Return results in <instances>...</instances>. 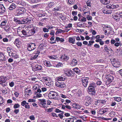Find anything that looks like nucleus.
<instances>
[{
	"label": "nucleus",
	"instance_id": "obj_31",
	"mask_svg": "<svg viewBox=\"0 0 122 122\" xmlns=\"http://www.w3.org/2000/svg\"><path fill=\"white\" fill-rule=\"evenodd\" d=\"M35 55H33L31 56L30 58V59L31 60H35L36 59L37 57H38V54L37 53L36 54L35 53Z\"/></svg>",
	"mask_w": 122,
	"mask_h": 122
},
{
	"label": "nucleus",
	"instance_id": "obj_30",
	"mask_svg": "<svg viewBox=\"0 0 122 122\" xmlns=\"http://www.w3.org/2000/svg\"><path fill=\"white\" fill-rule=\"evenodd\" d=\"M20 31L21 32L22 34L24 36H28L27 30H23Z\"/></svg>",
	"mask_w": 122,
	"mask_h": 122
},
{
	"label": "nucleus",
	"instance_id": "obj_36",
	"mask_svg": "<svg viewBox=\"0 0 122 122\" xmlns=\"http://www.w3.org/2000/svg\"><path fill=\"white\" fill-rule=\"evenodd\" d=\"M18 10H20V11L22 12L23 13L25 12L26 10L23 7L20 8Z\"/></svg>",
	"mask_w": 122,
	"mask_h": 122
},
{
	"label": "nucleus",
	"instance_id": "obj_64",
	"mask_svg": "<svg viewBox=\"0 0 122 122\" xmlns=\"http://www.w3.org/2000/svg\"><path fill=\"white\" fill-rule=\"evenodd\" d=\"M117 73L119 74L122 77V69L119 70L117 71Z\"/></svg>",
	"mask_w": 122,
	"mask_h": 122
},
{
	"label": "nucleus",
	"instance_id": "obj_9",
	"mask_svg": "<svg viewBox=\"0 0 122 122\" xmlns=\"http://www.w3.org/2000/svg\"><path fill=\"white\" fill-rule=\"evenodd\" d=\"M85 100L86 101L85 105L86 106H88L89 105L91 104L92 98L88 96L86 98Z\"/></svg>",
	"mask_w": 122,
	"mask_h": 122
},
{
	"label": "nucleus",
	"instance_id": "obj_6",
	"mask_svg": "<svg viewBox=\"0 0 122 122\" xmlns=\"http://www.w3.org/2000/svg\"><path fill=\"white\" fill-rule=\"evenodd\" d=\"M112 63V65L115 67H118L120 66V63L117 59L114 58Z\"/></svg>",
	"mask_w": 122,
	"mask_h": 122
},
{
	"label": "nucleus",
	"instance_id": "obj_60",
	"mask_svg": "<svg viewBox=\"0 0 122 122\" xmlns=\"http://www.w3.org/2000/svg\"><path fill=\"white\" fill-rule=\"evenodd\" d=\"M57 32H58V33H59L61 32H64L65 31L64 30H63L60 29H59L57 30Z\"/></svg>",
	"mask_w": 122,
	"mask_h": 122
},
{
	"label": "nucleus",
	"instance_id": "obj_33",
	"mask_svg": "<svg viewBox=\"0 0 122 122\" xmlns=\"http://www.w3.org/2000/svg\"><path fill=\"white\" fill-rule=\"evenodd\" d=\"M56 41L57 42L60 41V42H63L64 41V39L62 38H60L59 37H56Z\"/></svg>",
	"mask_w": 122,
	"mask_h": 122
},
{
	"label": "nucleus",
	"instance_id": "obj_23",
	"mask_svg": "<svg viewBox=\"0 0 122 122\" xmlns=\"http://www.w3.org/2000/svg\"><path fill=\"white\" fill-rule=\"evenodd\" d=\"M101 3L104 5H106L109 3L110 0H100Z\"/></svg>",
	"mask_w": 122,
	"mask_h": 122
},
{
	"label": "nucleus",
	"instance_id": "obj_1",
	"mask_svg": "<svg viewBox=\"0 0 122 122\" xmlns=\"http://www.w3.org/2000/svg\"><path fill=\"white\" fill-rule=\"evenodd\" d=\"M95 83H90L88 87V91L89 94L92 96L95 95L96 93L95 88L96 87Z\"/></svg>",
	"mask_w": 122,
	"mask_h": 122
},
{
	"label": "nucleus",
	"instance_id": "obj_7",
	"mask_svg": "<svg viewBox=\"0 0 122 122\" xmlns=\"http://www.w3.org/2000/svg\"><path fill=\"white\" fill-rule=\"evenodd\" d=\"M65 75L69 77L72 76H74V71H72L71 70H67L65 72Z\"/></svg>",
	"mask_w": 122,
	"mask_h": 122
},
{
	"label": "nucleus",
	"instance_id": "obj_56",
	"mask_svg": "<svg viewBox=\"0 0 122 122\" xmlns=\"http://www.w3.org/2000/svg\"><path fill=\"white\" fill-rule=\"evenodd\" d=\"M29 118L31 120H34L35 119V117L33 115L31 116H30Z\"/></svg>",
	"mask_w": 122,
	"mask_h": 122
},
{
	"label": "nucleus",
	"instance_id": "obj_26",
	"mask_svg": "<svg viewBox=\"0 0 122 122\" xmlns=\"http://www.w3.org/2000/svg\"><path fill=\"white\" fill-rule=\"evenodd\" d=\"M5 57L2 53H0V61H3L5 60Z\"/></svg>",
	"mask_w": 122,
	"mask_h": 122
},
{
	"label": "nucleus",
	"instance_id": "obj_54",
	"mask_svg": "<svg viewBox=\"0 0 122 122\" xmlns=\"http://www.w3.org/2000/svg\"><path fill=\"white\" fill-rule=\"evenodd\" d=\"M76 44L78 46H81L82 45V43L79 41L77 42L76 43Z\"/></svg>",
	"mask_w": 122,
	"mask_h": 122
},
{
	"label": "nucleus",
	"instance_id": "obj_59",
	"mask_svg": "<svg viewBox=\"0 0 122 122\" xmlns=\"http://www.w3.org/2000/svg\"><path fill=\"white\" fill-rule=\"evenodd\" d=\"M102 83V82L100 81H98L96 82V84L97 85H100Z\"/></svg>",
	"mask_w": 122,
	"mask_h": 122
},
{
	"label": "nucleus",
	"instance_id": "obj_20",
	"mask_svg": "<svg viewBox=\"0 0 122 122\" xmlns=\"http://www.w3.org/2000/svg\"><path fill=\"white\" fill-rule=\"evenodd\" d=\"M16 7V4L13 3L10 5L9 8V9L10 10H12L14 9Z\"/></svg>",
	"mask_w": 122,
	"mask_h": 122
},
{
	"label": "nucleus",
	"instance_id": "obj_22",
	"mask_svg": "<svg viewBox=\"0 0 122 122\" xmlns=\"http://www.w3.org/2000/svg\"><path fill=\"white\" fill-rule=\"evenodd\" d=\"M107 6L108 8L113 9L117 7L118 6V5H116L112 4V5L110 4L107 5Z\"/></svg>",
	"mask_w": 122,
	"mask_h": 122
},
{
	"label": "nucleus",
	"instance_id": "obj_4",
	"mask_svg": "<svg viewBox=\"0 0 122 122\" xmlns=\"http://www.w3.org/2000/svg\"><path fill=\"white\" fill-rule=\"evenodd\" d=\"M103 30L105 32L104 34L107 35H108L111 33L112 30L110 27L106 26L103 27Z\"/></svg>",
	"mask_w": 122,
	"mask_h": 122
},
{
	"label": "nucleus",
	"instance_id": "obj_12",
	"mask_svg": "<svg viewBox=\"0 0 122 122\" xmlns=\"http://www.w3.org/2000/svg\"><path fill=\"white\" fill-rule=\"evenodd\" d=\"M89 79L88 77L83 78L82 79V85L85 87H86L87 86Z\"/></svg>",
	"mask_w": 122,
	"mask_h": 122
},
{
	"label": "nucleus",
	"instance_id": "obj_63",
	"mask_svg": "<svg viewBox=\"0 0 122 122\" xmlns=\"http://www.w3.org/2000/svg\"><path fill=\"white\" fill-rule=\"evenodd\" d=\"M73 120L72 118L69 119V120L67 121L66 122H73Z\"/></svg>",
	"mask_w": 122,
	"mask_h": 122
},
{
	"label": "nucleus",
	"instance_id": "obj_49",
	"mask_svg": "<svg viewBox=\"0 0 122 122\" xmlns=\"http://www.w3.org/2000/svg\"><path fill=\"white\" fill-rule=\"evenodd\" d=\"M41 0H30V1L32 3H36L40 2Z\"/></svg>",
	"mask_w": 122,
	"mask_h": 122
},
{
	"label": "nucleus",
	"instance_id": "obj_38",
	"mask_svg": "<svg viewBox=\"0 0 122 122\" xmlns=\"http://www.w3.org/2000/svg\"><path fill=\"white\" fill-rule=\"evenodd\" d=\"M61 7L59 6H57L56 7L54 8V10L58 11L60 10L61 9Z\"/></svg>",
	"mask_w": 122,
	"mask_h": 122
},
{
	"label": "nucleus",
	"instance_id": "obj_43",
	"mask_svg": "<svg viewBox=\"0 0 122 122\" xmlns=\"http://www.w3.org/2000/svg\"><path fill=\"white\" fill-rule=\"evenodd\" d=\"M11 56H12V57L14 58H17L18 57V56L15 54V53H11Z\"/></svg>",
	"mask_w": 122,
	"mask_h": 122
},
{
	"label": "nucleus",
	"instance_id": "obj_8",
	"mask_svg": "<svg viewBox=\"0 0 122 122\" xmlns=\"http://www.w3.org/2000/svg\"><path fill=\"white\" fill-rule=\"evenodd\" d=\"M36 48V45L35 43H31L29 45L27 48L28 50L31 51L35 49Z\"/></svg>",
	"mask_w": 122,
	"mask_h": 122
},
{
	"label": "nucleus",
	"instance_id": "obj_5",
	"mask_svg": "<svg viewBox=\"0 0 122 122\" xmlns=\"http://www.w3.org/2000/svg\"><path fill=\"white\" fill-rule=\"evenodd\" d=\"M34 18L32 15L28 16L27 18L24 19V24L32 23L33 20Z\"/></svg>",
	"mask_w": 122,
	"mask_h": 122
},
{
	"label": "nucleus",
	"instance_id": "obj_15",
	"mask_svg": "<svg viewBox=\"0 0 122 122\" xmlns=\"http://www.w3.org/2000/svg\"><path fill=\"white\" fill-rule=\"evenodd\" d=\"M6 11V9L3 4H0V14L4 13Z\"/></svg>",
	"mask_w": 122,
	"mask_h": 122
},
{
	"label": "nucleus",
	"instance_id": "obj_16",
	"mask_svg": "<svg viewBox=\"0 0 122 122\" xmlns=\"http://www.w3.org/2000/svg\"><path fill=\"white\" fill-rule=\"evenodd\" d=\"M69 58V56L64 55H62L60 58V59L62 61H66L68 60Z\"/></svg>",
	"mask_w": 122,
	"mask_h": 122
},
{
	"label": "nucleus",
	"instance_id": "obj_51",
	"mask_svg": "<svg viewBox=\"0 0 122 122\" xmlns=\"http://www.w3.org/2000/svg\"><path fill=\"white\" fill-rule=\"evenodd\" d=\"M104 50L107 52H108V50L110 51V49H109L107 47V46L106 45H105L104 46Z\"/></svg>",
	"mask_w": 122,
	"mask_h": 122
},
{
	"label": "nucleus",
	"instance_id": "obj_44",
	"mask_svg": "<svg viewBox=\"0 0 122 122\" xmlns=\"http://www.w3.org/2000/svg\"><path fill=\"white\" fill-rule=\"evenodd\" d=\"M46 85L49 87H51L53 86V81H51L50 82H48L47 83Z\"/></svg>",
	"mask_w": 122,
	"mask_h": 122
},
{
	"label": "nucleus",
	"instance_id": "obj_28",
	"mask_svg": "<svg viewBox=\"0 0 122 122\" xmlns=\"http://www.w3.org/2000/svg\"><path fill=\"white\" fill-rule=\"evenodd\" d=\"M25 95H30L32 93L31 90L30 89L28 90V89L26 88L25 90Z\"/></svg>",
	"mask_w": 122,
	"mask_h": 122
},
{
	"label": "nucleus",
	"instance_id": "obj_13",
	"mask_svg": "<svg viewBox=\"0 0 122 122\" xmlns=\"http://www.w3.org/2000/svg\"><path fill=\"white\" fill-rule=\"evenodd\" d=\"M35 94L36 95V97H41L42 94L43 93H42L41 89L39 88L37 90V92H35Z\"/></svg>",
	"mask_w": 122,
	"mask_h": 122
},
{
	"label": "nucleus",
	"instance_id": "obj_55",
	"mask_svg": "<svg viewBox=\"0 0 122 122\" xmlns=\"http://www.w3.org/2000/svg\"><path fill=\"white\" fill-rule=\"evenodd\" d=\"M50 59L52 60H55L56 59L55 58V57L54 56H49L48 57Z\"/></svg>",
	"mask_w": 122,
	"mask_h": 122
},
{
	"label": "nucleus",
	"instance_id": "obj_17",
	"mask_svg": "<svg viewBox=\"0 0 122 122\" xmlns=\"http://www.w3.org/2000/svg\"><path fill=\"white\" fill-rule=\"evenodd\" d=\"M105 77L107 80L111 82L114 79L113 77L110 74L106 75Z\"/></svg>",
	"mask_w": 122,
	"mask_h": 122
},
{
	"label": "nucleus",
	"instance_id": "obj_47",
	"mask_svg": "<svg viewBox=\"0 0 122 122\" xmlns=\"http://www.w3.org/2000/svg\"><path fill=\"white\" fill-rule=\"evenodd\" d=\"M62 64H61V63L59 62L57 64H56L55 66L57 67H59L60 66H62Z\"/></svg>",
	"mask_w": 122,
	"mask_h": 122
},
{
	"label": "nucleus",
	"instance_id": "obj_39",
	"mask_svg": "<svg viewBox=\"0 0 122 122\" xmlns=\"http://www.w3.org/2000/svg\"><path fill=\"white\" fill-rule=\"evenodd\" d=\"M114 100L118 102L121 101V98L120 97H114Z\"/></svg>",
	"mask_w": 122,
	"mask_h": 122
},
{
	"label": "nucleus",
	"instance_id": "obj_21",
	"mask_svg": "<svg viewBox=\"0 0 122 122\" xmlns=\"http://www.w3.org/2000/svg\"><path fill=\"white\" fill-rule=\"evenodd\" d=\"M44 65L47 67H50L51 66V65L50 62L49 61L45 60L44 62Z\"/></svg>",
	"mask_w": 122,
	"mask_h": 122
},
{
	"label": "nucleus",
	"instance_id": "obj_2",
	"mask_svg": "<svg viewBox=\"0 0 122 122\" xmlns=\"http://www.w3.org/2000/svg\"><path fill=\"white\" fill-rule=\"evenodd\" d=\"M48 96L49 98L58 100V95L56 92L53 91H51L48 94Z\"/></svg>",
	"mask_w": 122,
	"mask_h": 122
},
{
	"label": "nucleus",
	"instance_id": "obj_53",
	"mask_svg": "<svg viewBox=\"0 0 122 122\" xmlns=\"http://www.w3.org/2000/svg\"><path fill=\"white\" fill-rule=\"evenodd\" d=\"M14 43L15 44L19 45V39H16L14 42Z\"/></svg>",
	"mask_w": 122,
	"mask_h": 122
},
{
	"label": "nucleus",
	"instance_id": "obj_61",
	"mask_svg": "<svg viewBox=\"0 0 122 122\" xmlns=\"http://www.w3.org/2000/svg\"><path fill=\"white\" fill-rule=\"evenodd\" d=\"M86 18L88 20H91L92 19V17L89 15H87Z\"/></svg>",
	"mask_w": 122,
	"mask_h": 122
},
{
	"label": "nucleus",
	"instance_id": "obj_34",
	"mask_svg": "<svg viewBox=\"0 0 122 122\" xmlns=\"http://www.w3.org/2000/svg\"><path fill=\"white\" fill-rule=\"evenodd\" d=\"M69 41L70 43L73 44L75 43V40L74 38L70 37L69 38Z\"/></svg>",
	"mask_w": 122,
	"mask_h": 122
},
{
	"label": "nucleus",
	"instance_id": "obj_25",
	"mask_svg": "<svg viewBox=\"0 0 122 122\" xmlns=\"http://www.w3.org/2000/svg\"><path fill=\"white\" fill-rule=\"evenodd\" d=\"M81 106L78 104L74 103L73 104L74 108L78 109H80L81 107Z\"/></svg>",
	"mask_w": 122,
	"mask_h": 122
},
{
	"label": "nucleus",
	"instance_id": "obj_14",
	"mask_svg": "<svg viewBox=\"0 0 122 122\" xmlns=\"http://www.w3.org/2000/svg\"><path fill=\"white\" fill-rule=\"evenodd\" d=\"M108 8L107 6L103 7L102 9V12L104 14H110L112 12L110 10H108L107 9Z\"/></svg>",
	"mask_w": 122,
	"mask_h": 122
},
{
	"label": "nucleus",
	"instance_id": "obj_40",
	"mask_svg": "<svg viewBox=\"0 0 122 122\" xmlns=\"http://www.w3.org/2000/svg\"><path fill=\"white\" fill-rule=\"evenodd\" d=\"M75 1V0H68V3L70 5L73 4L74 3Z\"/></svg>",
	"mask_w": 122,
	"mask_h": 122
},
{
	"label": "nucleus",
	"instance_id": "obj_50",
	"mask_svg": "<svg viewBox=\"0 0 122 122\" xmlns=\"http://www.w3.org/2000/svg\"><path fill=\"white\" fill-rule=\"evenodd\" d=\"M94 42V41H89V43L88 44V46H91L92 45L93 43Z\"/></svg>",
	"mask_w": 122,
	"mask_h": 122
},
{
	"label": "nucleus",
	"instance_id": "obj_29",
	"mask_svg": "<svg viewBox=\"0 0 122 122\" xmlns=\"http://www.w3.org/2000/svg\"><path fill=\"white\" fill-rule=\"evenodd\" d=\"M77 61H76V59H74L71 62V65L72 66H75L77 64Z\"/></svg>",
	"mask_w": 122,
	"mask_h": 122
},
{
	"label": "nucleus",
	"instance_id": "obj_11",
	"mask_svg": "<svg viewBox=\"0 0 122 122\" xmlns=\"http://www.w3.org/2000/svg\"><path fill=\"white\" fill-rule=\"evenodd\" d=\"M56 86L61 89L63 88L66 87V85L65 83L63 82H58L56 84Z\"/></svg>",
	"mask_w": 122,
	"mask_h": 122
},
{
	"label": "nucleus",
	"instance_id": "obj_48",
	"mask_svg": "<svg viewBox=\"0 0 122 122\" xmlns=\"http://www.w3.org/2000/svg\"><path fill=\"white\" fill-rule=\"evenodd\" d=\"M40 5V4H37V5L32 6L31 7L32 8H37L38 7H39Z\"/></svg>",
	"mask_w": 122,
	"mask_h": 122
},
{
	"label": "nucleus",
	"instance_id": "obj_58",
	"mask_svg": "<svg viewBox=\"0 0 122 122\" xmlns=\"http://www.w3.org/2000/svg\"><path fill=\"white\" fill-rule=\"evenodd\" d=\"M28 27L29 28L31 29H35V28L34 26H33L32 25H29Z\"/></svg>",
	"mask_w": 122,
	"mask_h": 122
},
{
	"label": "nucleus",
	"instance_id": "obj_42",
	"mask_svg": "<svg viewBox=\"0 0 122 122\" xmlns=\"http://www.w3.org/2000/svg\"><path fill=\"white\" fill-rule=\"evenodd\" d=\"M7 22V20H5L3 21L1 23V27H3L5 25Z\"/></svg>",
	"mask_w": 122,
	"mask_h": 122
},
{
	"label": "nucleus",
	"instance_id": "obj_19",
	"mask_svg": "<svg viewBox=\"0 0 122 122\" xmlns=\"http://www.w3.org/2000/svg\"><path fill=\"white\" fill-rule=\"evenodd\" d=\"M28 36H30L33 35L35 33L34 29H31L29 30H27Z\"/></svg>",
	"mask_w": 122,
	"mask_h": 122
},
{
	"label": "nucleus",
	"instance_id": "obj_35",
	"mask_svg": "<svg viewBox=\"0 0 122 122\" xmlns=\"http://www.w3.org/2000/svg\"><path fill=\"white\" fill-rule=\"evenodd\" d=\"M56 80L58 81H64L65 80V78H63L62 76H59L56 78Z\"/></svg>",
	"mask_w": 122,
	"mask_h": 122
},
{
	"label": "nucleus",
	"instance_id": "obj_32",
	"mask_svg": "<svg viewBox=\"0 0 122 122\" xmlns=\"http://www.w3.org/2000/svg\"><path fill=\"white\" fill-rule=\"evenodd\" d=\"M73 71L74 72H76L77 74L79 73H80L81 71L77 67H76L73 69Z\"/></svg>",
	"mask_w": 122,
	"mask_h": 122
},
{
	"label": "nucleus",
	"instance_id": "obj_24",
	"mask_svg": "<svg viewBox=\"0 0 122 122\" xmlns=\"http://www.w3.org/2000/svg\"><path fill=\"white\" fill-rule=\"evenodd\" d=\"M120 17L119 16L117 15H114L113 17V18L117 22L119 21L120 20Z\"/></svg>",
	"mask_w": 122,
	"mask_h": 122
},
{
	"label": "nucleus",
	"instance_id": "obj_37",
	"mask_svg": "<svg viewBox=\"0 0 122 122\" xmlns=\"http://www.w3.org/2000/svg\"><path fill=\"white\" fill-rule=\"evenodd\" d=\"M107 112L106 110L105 109H104L103 110H100L99 111L100 113L102 115L104 113Z\"/></svg>",
	"mask_w": 122,
	"mask_h": 122
},
{
	"label": "nucleus",
	"instance_id": "obj_62",
	"mask_svg": "<svg viewBox=\"0 0 122 122\" xmlns=\"http://www.w3.org/2000/svg\"><path fill=\"white\" fill-rule=\"evenodd\" d=\"M26 105V101H23L21 102V105L23 106H24Z\"/></svg>",
	"mask_w": 122,
	"mask_h": 122
},
{
	"label": "nucleus",
	"instance_id": "obj_52",
	"mask_svg": "<svg viewBox=\"0 0 122 122\" xmlns=\"http://www.w3.org/2000/svg\"><path fill=\"white\" fill-rule=\"evenodd\" d=\"M5 30V31L7 32H9L10 31V27L8 26L7 27H6L4 28Z\"/></svg>",
	"mask_w": 122,
	"mask_h": 122
},
{
	"label": "nucleus",
	"instance_id": "obj_3",
	"mask_svg": "<svg viewBox=\"0 0 122 122\" xmlns=\"http://www.w3.org/2000/svg\"><path fill=\"white\" fill-rule=\"evenodd\" d=\"M39 101L40 102H38V104L39 106L41 107H43L44 108L47 107V105L46 104V100L44 99H39Z\"/></svg>",
	"mask_w": 122,
	"mask_h": 122
},
{
	"label": "nucleus",
	"instance_id": "obj_41",
	"mask_svg": "<svg viewBox=\"0 0 122 122\" xmlns=\"http://www.w3.org/2000/svg\"><path fill=\"white\" fill-rule=\"evenodd\" d=\"M54 4L55 3L54 2H51L48 4V7L50 8L52 7Z\"/></svg>",
	"mask_w": 122,
	"mask_h": 122
},
{
	"label": "nucleus",
	"instance_id": "obj_57",
	"mask_svg": "<svg viewBox=\"0 0 122 122\" xmlns=\"http://www.w3.org/2000/svg\"><path fill=\"white\" fill-rule=\"evenodd\" d=\"M43 31L44 32H48L49 31L48 29L46 28H44L43 29Z\"/></svg>",
	"mask_w": 122,
	"mask_h": 122
},
{
	"label": "nucleus",
	"instance_id": "obj_45",
	"mask_svg": "<svg viewBox=\"0 0 122 122\" xmlns=\"http://www.w3.org/2000/svg\"><path fill=\"white\" fill-rule=\"evenodd\" d=\"M20 106L19 104L18 103L15 104L14 106L13 107L14 108L16 109L19 108Z\"/></svg>",
	"mask_w": 122,
	"mask_h": 122
},
{
	"label": "nucleus",
	"instance_id": "obj_46",
	"mask_svg": "<svg viewBox=\"0 0 122 122\" xmlns=\"http://www.w3.org/2000/svg\"><path fill=\"white\" fill-rule=\"evenodd\" d=\"M41 88H40L41 89V90H42V93L43 92L46 91L47 90V88L45 87H40Z\"/></svg>",
	"mask_w": 122,
	"mask_h": 122
},
{
	"label": "nucleus",
	"instance_id": "obj_27",
	"mask_svg": "<svg viewBox=\"0 0 122 122\" xmlns=\"http://www.w3.org/2000/svg\"><path fill=\"white\" fill-rule=\"evenodd\" d=\"M34 69L35 70H41L42 69V67L40 65H36L34 66Z\"/></svg>",
	"mask_w": 122,
	"mask_h": 122
},
{
	"label": "nucleus",
	"instance_id": "obj_18",
	"mask_svg": "<svg viewBox=\"0 0 122 122\" xmlns=\"http://www.w3.org/2000/svg\"><path fill=\"white\" fill-rule=\"evenodd\" d=\"M7 77H4L1 76L0 77V84H1L3 83H5L6 81Z\"/></svg>",
	"mask_w": 122,
	"mask_h": 122
},
{
	"label": "nucleus",
	"instance_id": "obj_10",
	"mask_svg": "<svg viewBox=\"0 0 122 122\" xmlns=\"http://www.w3.org/2000/svg\"><path fill=\"white\" fill-rule=\"evenodd\" d=\"M14 21L17 24H24V19L20 20L18 18L15 17L14 18Z\"/></svg>",
	"mask_w": 122,
	"mask_h": 122
}]
</instances>
